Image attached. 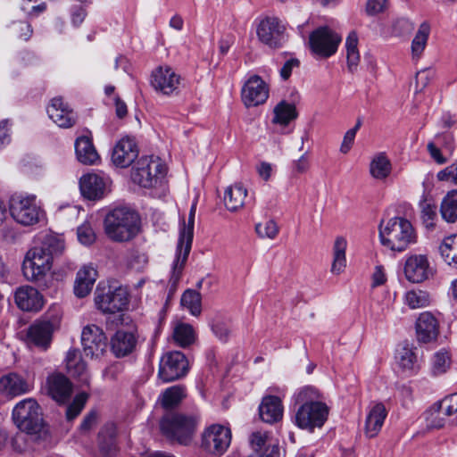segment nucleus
<instances>
[{
  "label": "nucleus",
  "mask_w": 457,
  "mask_h": 457,
  "mask_svg": "<svg viewBox=\"0 0 457 457\" xmlns=\"http://www.w3.org/2000/svg\"><path fill=\"white\" fill-rule=\"evenodd\" d=\"M65 250L64 242L62 238L48 235L42 241L40 245L29 249L22 263L24 277L42 289L49 287L51 280L50 270L53 261L63 253Z\"/></svg>",
  "instance_id": "f257e3e1"
},
{
  "label": "nucleus",
  "mask_w": 457,
  "mask_h": 457,
  "mask_svg": "<svg viewBox=\"0 0 457 457\" xmlns=\"http://www.w3.org/2000/svg\"><path fill=\"white\" fill-rule=\"evenodd\" d=\"M12 420L21 431L30 435L35 440H45L49 436L41 408L33 398L24 399L15 405Z\"/></svg>",
  "instance_id": "f03ea898"
},
{
  "label": "nucleus",
  "mask_w": 457,
  "mask_h": 457,
  "mask_svg": "<svg viewBox=\"0 0 457 457\" xmlns=\"http://www.w3.org/2000/svg\"><path fill=\"white\" fill-rule=\"evenodd\" d=\"M380 242L392 251L403 252L417 240L416 231L405 218L394 217L379 225Z\"/></svg>",
  "instance_id": "7ed1b4c3"
},
{
  "label": "nucleus",
  "mask_w": 457,
  "mask_h": 457,
  "mask_svg": "<svg viewBox=\"0 0 457 457\" xmlns=\"http://www.w3.org/2000/svg\"><path fill=\"white\" fill-rule=\"evenodd\" d=\"M140 220L137 212L120 207L110 212L104 219V230L110 239L127 242L139 232Z\"/></svg>",
  "instance_id": "20e7f679"
},
{
  "label": "nucleus",
  "mask_w": 457,
  "mask_h": 457,
  "mask_svg": "<svg viewBox=\"0 0 457 457\" xmlns=\"http://www.w3.org/2000/svg\"><path fill=\"white\" fill-rule=\"evenodd\" d=\"M198 424L199 417L195 414L170 412L161 420L160 428L169 440L188 445L195 435Z\"/></svg>",
  "instance_id": "39448f33"
},
{
  "label": "nucleus",
  "mask_w": 457,
  "mask_h": 457,
  "mask_svg": "<svg viewBox=\"0 0 457 457\" xmlns=\"http://www.w3.org/2000/svg\"><path fill=\"white\" fill-rule=\"evenodd\" d=\"M196 212V202H194L189 212L187 224L184 223L180 229L179 238L177 245L176 259L173 262L172 274L170 279L172 287H176L179 282L188 254L191 250L194 224Z\"/></svg>",
  "instance_id": "423d86ee"
},
{
  "label": "nucleus",
  "mask_w": 457,
  "mask_h": 457,
  "mask_svg": "<svg viewBox=\"0 0 457 457\" xmlns=\"http://www.w3.org/2000/svg\"><path fill=\"white\" fill-rule=\"evenodd\" d=\"M9 211L12 218L22 226L37 224L43 211L36 203V195H14L9 201Z\"/></svg>",
  "instance_id": "0eeeda50"
},
{
  "label": "nucleus",
  "mask_w": 457,
  "mask_h": 457,
  "mask_svg": "<svg viewBox=\"0 0 457 457\" xmlns=\"http://www.w3.org/2000/svg\"><path fill=\"white\" fill-rule=\"evenodd\" d=\"M230 443V429L220 424H212L205 428L201 436V448L215 457L222 456L228 449Z\"/></svg>",
  "instance_id": "6e6552de"
},
{
  "label": "nucleus",
  "mask_w": 457,
  "mask_h": 457,
  "mask_svg": "<svg viewBox=\"0 0 457 457\" xmlns=\"http://www.w3.org/2000/svg\"><path fill=\"white\" fill-rule=\"evenodd\" d=\"M163 173L164 165L158 157L144 156L132 170L131 179L140 187L151 188L157 185Z\"/></svg>",
  "instance_id": "1a4fd4ad"
},
{
  "label": "nucleus",
  "mask_w": 457,
  "mask_h": 457,
  "mask_svg": "<svg viewBox=\"0 0 457 457\" xmlns=\"http://www.w3.org/2000/svg\"><path fill=\"white\" fill-rule=\"evenodd\" d=\"M328 415V407L324 403L300 405L295 415V423L300 428L312 432L324 425Z\"/></svg>",
  "instance_id": "9d476101"
},
{
  "label": "nucleus",
  "mask_w": 457,
  "mask_h": 457,
  "mask_svg": "<svg viewBox=\"0 0 457 457\" xmlns=\"http://www.w3.org/2000/svg\"><path fill=\"white\" fill-rule=\"evenodd\" d=\"M95 303L104 313L122 312L129 303L127 289L121 287L112 289L109 287L107 291H104L97 287L95 292Z\"/></svg>",
  "instance_id": "9b49d317"
},
{
  "label": "nucleus",
  "mask_w": 457,
  "mask_h": 457,
  "mask_svg": "<svg viewBox=\"0 0 457 457\" xmlns=\"http://www.w3.org/2000/svg\"><path fill=\"white\" fill-rule=\"evenodd\" d=\"M341 37L328 27H320L309 37L312 51L321 57L333 55L341 42Z\"/></svg>",
  "instance_id": "f8f14e48"
},
{
  "label": "nucleus",
  "mask_w": 457,
  "mask_h": 457,
  "mask_svg": "<svg viewBox=\"0 0 457 457\" xmlns=\"http://www.w3.org/2000/svg\"><path fill=\"white\" fill-rule=\"evenodd\" d=\"M188 370V361L179 351L165 353L159 366L158 376L163 382H171L184 377Z\"/></svg>",
  "instance_id": "ddd939ff"
},
{
  "label": "nucleus",
  "mask_w": 457,
  "mask_h": 457,
  "mask_svg": "<svg viewBox=\"0 0 457 457\" xmlns=\"http://www.w3.org/2000/svg\"><path fill=\"white\" fill-rule=\"evenodd\" d=\"M427 420L429 426L436 428L446 424L457 425V393L445 396L438 407L429 412Z\"/></svg>",
  "instance_id": "4468645a"
},
{
  "label": "nucleus",
  "mask_w": 457,
  "mask_h": 457,
  "mask_svg": "<svg viewBox=\"0 0 457 457\" xmlns=\"http://www.w3.org/2000/svg\"><path fill=\"white\" fill-rule=\"evenodd\" d=\"M81 343L86 356L90 358L101 357L107 348V337L96 325H88L83 328Z\"/></svg>",
  "instance_id": "2eb2a0df"
},
{
  "label": "nucleus",
  "mask_w": 457,
  "mask_h": 457,
  "mask_svg": "<svg viewBox=\"0 0 457 457\" xmlns=\"http://www.w3.org/2000/svg\"><path fill=\"white\" fill-rule=\"evenodd\" d=\"M286 28L276 17H267L257 27L261 42L272 48L280 47L285 40Z\"/></svg>",
  "instance_id": "dca6fc26"
},
{
  "label": "nucleus",
  "mask_w": 457,
  "mask_h": 457,
  "mask_svg": "<svg viewBox=\"0 0 457 457\" xmlns=\"http://www.w3.org/2000/svg\"><path fill=\"white\" fill-rule=\"evenodd\" d=\"M403 271L405 278L412 283H421L434 276V269L425 254L409 256L405 261Z\"/></svg>",
  "instance_id": "f3484780"
},
{
  "label": "nucleus",
  "mask_w": 457,
  "mask_h": 457,
  "mask_svg": "<svg viewBox=\"0 0 457 457\" xmlns=\"http://www.w3.org/2000/svg\"><path fill=\"white\" fill-rule=\"evenodd\" d=\"M151 84L163 95L177 94L181 84V77L169 66H160L152 73Z\"/></svg>",
  "instance_id": "a211bd4d"
},
{
  "label": "nucleus",
  "mask_w": 457,
  "mask_h": 457,
  "mask_svg": "<svg viewBox=\"0 0 457 457\" xmlns=\"http://www.w3.org/2000/svg\"><path fill=\"white\" fill-rule=\"evenodd\" d=\"M268 97V86L257 75L251 77L242 88V101L247 108L264 104Z\"/></svg>",
  "instance_id": "6ab92c4d"
},
{
  "label": "nucleus",
  "mask_w": 457,
  "mask_h": 457,
  "mask_svg": "<svg viewBox=\"0 0 457 457\" xmlns=\"http://www.w3.org/2000/svg\"><path fill=\"white\" fill-rule=\"evenodd\" d=\"M56 325L57 320H38L30 325L26 336L28 345L46 350L50 345Z\"/></svg>",
  "instance_id": "aec40b11"
},
{
  "label": "nucleus",
  "mask_w": 457,
  "mask_h": 457,
  "mask_svg": "<svg viewBox=\"0 0 457 457\" xmlns=\"http://www.w3.org/2000/svg\"><path fill=\"white\" fill-rule=\"evenodd\" d=\"M138 149L133 137H122L114 146L112 154V162L120 168L129 167L137 157Z\"/></svg>",
  "instance_id": "412c9836"
},
{
  "label": "nucleus",
  "mask_w": 457,
  "mask_h": 457,
  "mask_svg": "<svg viewBox=\"0 0 457 457\" xmlns=\"http://www.w3.org/2000/svg\"><path fill=\"white\" fill-rule=\"evenodd\" d=\"M49 118L60 128H71L77 121L76 113L65 104L62 97L52 99L47 107Z\"/></svg>",
  "instance_id": "4be33fe9"
},
{
  "label": "nucleus",
  "mask_w": 457,
  "mask_h": 457,
  "mask_svg": "<svg viewBox=\"0 0 457 457\" xmlns=\"http://www.w3.org/2000/svg\"><path fill=\"white\" fill-rule=\"evenodd\" d=\"M30 390V384L16 372H10L0 378V393L6 397H16Z\"/></svg>",
  "instance_id": "5701e85b"
},
{
  "label": "nucleus",
  "mask_w": 457,
  "mask_h": 457,
  "mask_svg": "<svg viewBox=\"0 0 457 457\" xmlns=\"http://www.w3.org/2000/svg\"><path fill=\"white\" fill-rule=\"evenodd\" d=\"M17 306L26 312H37L44 305L43 295L34 287L25 286L19 287L15 292Z\"/></svg>",
  "instance_id": "b1692460"
},
{
  "label": "nucleus",
  "mask_w": 457,
  "mask_h": 457,
  "mask_svg": "<svg viewBox=\"0 0 457 457\" xmlns=\"http://www.w3.org/2000/svg\"><path fill=\"white\" fill-rule=\"evenodd\" d=\"M47 395L59 403H66L71 395V384L62 374H52L46 379Z\"/></svg>",
  "instance_id": "393cba45"
},
{
  "label": "nucleus",
  "mask_w": 457,
  "mask_h": 457,
  "mask_svg": "<svg viewBox=\"0 0 457 457\" xmlns=\"http://www.w3.org/2000/svg\"><path fill=\"white\" fill-rule=\"evenodd\" d=\"M416 333L420 342L429 343L436 340L439 333L436 317L428 312L420 313L416 322Z\"/></svg>",
  "instance_id": "a878e982"
},
{
  "label": "nucleus",
  "mask_w": 457,
  "mask_h": 457,
  "mask_svg": "<svg viewBox=\"0 0 457 457\" xmlns=\"http://www.w3.org/2000/svg\"><path fill=\"white\" fill-rule=\"evenodd\" d=\"M137 338L133 332L118 330L111 338V350L117 358L125 357L136 349Z\"/></svg>",
  "instance_id": "bb28decb"
},
{
  "label": "nucleus",
  "mask_w": 457,
  "mask_h": 457,
  "mask_svg": "<svg viewBox=\"0 0 457 457\" xmlns=\"http://www.w3.org/2000/svg\"><path fill=\"white\" fill-rule=\"evenodd\" d=\"M79 188L83 196L89 200H96L104 196L105 183L99 175L88 173L80 178Z\"/></svg>",
  "instance_id": "cd10ccee"
},
{
  "label": "nucleus",
  "mask_w": 457,
  "mask_h": 457,
  "mask_svg": "<svg viewBox=\"0 0 457 457\" xmlns=\"http://www.w3.org/2000/svg\"><path fill=\"white\" fill-rule=\"evenodd\" d=\"M259 413L262 421L273 424L283 417V406L278 396L268 395L262 398L259 406Z\"/></svg>",
  "instance_id": "c85d7f7f"
},
{
  "label": "nucleus",
  "mask_w": 457,
  "mask_h": 457,
  "mask_svg": "<svg viewBox=\"0 0 457 457\" xmlns=\"http://www.w3.org/2000/svg\"><path fill=\"white\" fill-rule=\"evenodd\" d=\"M75 153L78 161L85 165H94L100 159L91 138L86 136L79 137L76 139Z\"/></svg>",
  "instance_id": "c756f323"
},
{
  "label": "nucleus",
  "mask_w": 457,
  "mask_h": 457,
  "mask_svg": "<svg viewBox=\"0 0 457 457\" xmlns=\"http://www.w3.org/2000/svg\"><path fill=\"white\" fill-rule=\"evenodd\" d=\"M96 270L92 266H84L78 273L74 284V293L78 297L87 295L96 282Z\"/></svg>",
  "instance_id": "7c9ffc66"
},
{
  "label": "nucleus",
  "mask_w": 457,
  "mask_h": 457,
  "mask_svg": "<svg viewBox=\"0 0 457 457\" xmlns=\"http://www.w3.org/2000/svg\"><path fill=\"white\" fill-rule=\"evenodd\" d=\"M387 415V411L383 403H376L370 411L365 422L366 436L372 438L375 437L384 424V420Z\"/></svg>",
  "instance_id": "2f4dec72"
},
{
  "label": "nucleus",
  "mask_w": 457,
  "mask_h": 457,
  "mask_svg": "<svg viewBox=\"0 0 457 457\" xmlns=\"http://www.w3.org/2000/svg\"><path fill=\"white\" fill-rule=\"evenodd\" d=\"M98 447L102 457H116L118 447L113 425L105 426L98 434Z\"/></svg>",
  "instance_id": "473e14b6"
},
{
  "label": "nucleus",
  "mask_w": 457,
  "mask_h": 457,
  "mask_svg": "<svg viewBox=\"0 0 457 457\" xmlns=\"http://www.w3.org/2000/svg\"><path fill=\"white\" fill-rule=\"evenodd\" d=\"M247 189L241 184L236 183L227 187L224 193V204L230 212H237L245 204Z\"/></svg>",
  "instance_id": "72a5a7b5"
},
{
  "label": "nucleus",
  "mask_w": 457,
  "mask_h": 457,
  "mask_svg": "<svg viewBox=\"0 0 457 457\" xmlns=\"http://www.w3.org/2000/svg\"><path fill=\"white\" fill-rule=\"evenodd\" d=\"M396 360L403 370H415L419 369L417 348L408 343L403 344L397 350Z\"/></svg>",
  "instance_id": "f704fd0d"
},
{
  "label": "nucleus",
  "mask_w": 457,
  "mask_h": 457,
  "mask_svg": "<svg viewBox=\"0 0 457 457\" xmlns=\"http://www.w3.org/2000/svg\"><path fill=\"white\" fill-rule=\"evenodd\" d=\"M440 214L443 220L448 223L457 222V189L448 191L443 197Z\"/></svg>",
  "instance_id": "c9c22d12"
},
{
  "label": "nucleus",
  "mask_w": 457,
  "mask_h": 457,
  "mask_svg": "<svg viewBox=\"0 0 457 457\" xmlns=\"http://www.w3.org/2000/svg\"><path fill=\"white\" fill-rule=\"evenodd\" d=\"M65 361L67 370L71 376L82 378V380L87 379V364L82 360L79 350H69L66 355Z\"/></svg>",
  "instance_id": "e433bc0d"
},
{
  "label": "nucleus",
  "mask_w": 457,
  "mask_h": 457,
  "mask_svg": "<svg viewBox=\"0 0 457 457\" xmlns=\"http://www.w3.org/2000/svg\"><path fill=\"white\" fill-rule=\"evenodd\" d=\"M273 113L272 122L282 126H287L297 117L295 105L286 101L279 102L275 106Z\"/></svg>",
  "instance_id": "4c0bfd02"
},
{
  "label": "nucleus",
  "mask_w": 457,
  "mask_h": 457,
  "mask_svg": "<svg viewBox=\"0 0 457 457\" xmlns=\"http://www.w3.org/2000/svg\"><path fill=\"white\" fill-rule=\"evenodd\" d=\"M430 34V26L428 22H422L411 41L412 59H420L422 55Z\"/></svg>",
  "instance_id": "58836bf2"
},
{
  "label": "nucleus",
  "mask_w": 457,
  "mask_h": 457,
  "mask_svg": "<svg viewBox=\"0 0 457 457\" xmlns=\"http://www.w3.org/2000/svg\"><path fill=\"white\" fill-rule=\"evenodd\" d=\"M391 170V162L384 153L375 155L370 164V175L376 179H386Z\"/></svg>",
  "instance_id": "ea45409f"
},
{
  "label": "nucleus",
  "mask_w": 457,
  "mask_h": 457,
  "mask_svg": "<svg viewBox=\"0 0 457 457\" xmlns=\"http://www.w3.org/2000/svg\"><path fill=\"white\" fill-rule=\"evenodd\" d=\"M346 240L344 237H337L333 246V262L331 266V272L334 274H340L344 271L346 266L345 250Z\"/></svg>",
  "instance_id": "a19ab883"
},
{
  "label": "nucleus",
  "mask_w": 457,
  "mask_h": 457,
  "mask_svg": "<svg viewBox=\"0 0 457 457\" xmlns=\"http://www.w3.org/2000/svg\"><path fill=\"white\" fill-rule=\"evenodd\" d=\"M250 445L253 453H268L272 446H278L277 440L271 438L267 432L256 431L250 436Z\"/></svg>",
  "instance_id": "79ce46f5"
},
{
  "label": "nucleus",
  "mask_w": 457,
  "mask_h": 457,
  "mask_svg": "<svg viewBox=\"0 0 457 457\" xmlns=\"http://www.w3.org/2000/svg\"><path fill=\"white\" fill-rule=\"evenodd\" d=\"M439 249L445 262L457 268V235L446 237Z\"/></svg>",
  "instance_id": "37998d69"
},
{
  "label": "nucleus",
  "mask_w": 457,
  "mask_h": 457,
  "mask_svg": "<svg viewBox=\"0 0 457 457\" xmlns=\"http://www.w3.org/2000/svg\"><path fill=\"white\" fill-rule=\"evenodd\" d=\"M172 337L176 344L181 347H187L195 340L193 327L187 323H178L173 328Z\"/></svg>",
  "instance_id": "c03bdc74"
},
{
  "label": "nucleus",
  "mask_w": 457,
  "mask_h": 457,
  "mask_svg": "<svg viewBox=\"0 0 457 457\" xmlns=\"http://www.w3.org/2000/svg\"><path fill=\"white\" fill-rule=\"evenodd\" d=\"M358 45V37L357 34L352 31L345 42L346 46V58H347V66L351 72L356 70V67L360 62V54L357 48Z\"/></svg>",
  "instance_id": "a18cd8bd"
},
{
  "label": "nucleus",
  "mask_w": 457,
  "mask_h": 457,
  "mask_svg": "<svg viewBox=\"0 0 457 457\" xmlns=\"http://www.w3.org/2000/svg\"><path fill=\"white\" fill-rule=\"evenodd\" d=\"M201 295L193 289L186 290L181 296V305L187 308L194 316H198L201 313Z\"/></svg>",
  "instance_id": "49530a36"
},
{
  "label": "nucleus",
  "mask_w": 457,
  "mask_h": 457,
  "mask_svg": "<svg viewBox=\"0 0 457 457\" xmlns=\"http://www.w3.org/2000/svg\"><path fill=\"white\" fill-rule=\"evenodd\" d=\"M404 302L411 309L427 307L430 303L429 294L423 290H410L404 295Z\"/></svg>",
  "instance_id": "de8ad7c7"
},
{
  "label": "nucleus",
  "mask_w": 457,
  "mask_h": 457,
  "mask_svg": "<svg viewBox=\"0 0 457 457\" xmlns=\"http://www.w3.org/2000/svg\"><path fill=\"white\" fill-rule=\"evenodd\" d=\"M451 366V356L448 352L441 350L432 358L431 370L435 376L445 373Z\"/></svg>",
  "instance_id": "09e8293b"
},
{
  "label": "nucleus",
  "mask_w": 457,
  "mask_h": 457,
  "mask_svg": "<svg viewBox=\"0 0 457 457\" xmlns=\"http://www.w3.org/2000/svg\"><path fill=\"white\" fill-rule=\"evenodd\" d=\"M184 397L183 388L173 386L167 388L161 396V403L164 408H172L178 405Z\"/></svg>",
  "instance_id": "8fccbe9b"
},
{
  "label": "nucleus",
  "mask_w": 457,
  "mask_h": 457,
  "mask_svg": "<svg viewBox=\"0 0 457 457\" xmlns=\"http://www.w3.org/2000/svg\"><path fill=\"white\" fill-rule=\"evenodd\" d=\"M320 399V392L314 386H311L301 388L295 395V402L299 405L322 403Z\"/></svg>",
  "instance_id": "3c124183"
},
{
  "label": "nucleus",
  "mask_w": 457,
  "mask_h": 457,
  "mask_svg": "<svg viewBox=\"0 0 457 457\" xmlns=\"http://www.w3.org/2000/svg\"><path fill=\"white\" fill-rule=\"evenodd\" d=\"M212 329L215 336L222 341H227L230 334L229 320L217 314L212 320Z\"/></svg>",
  "instance_id": "603ef678"
},
{
  "label": "nucleus",
  "mask_w": 457,
  "mask_h": 457,
  "mask_svg": "<svg viewBox=\"0 0 457 457\" xmlns=\"http://www.w3.org/2000/svg\"><path fill=\"white\" fill-rule=\"evenodd\" d=\"M255 231L262 238L274 239L278 234V227L273 220H268L258 223Z\"/></svg>",
  "instance_id": "864d4df0"
},
{
  "label": "nucleus",
  "mask_w": 457,
  "mask_h": 457,
  "mask_svg": "<svg viewBox=\"0 0 457 457\" xmlns=\"http://www.w3.org/2000/svg\"><path fill=\"white\" fill-rule=\"evenodd\" d=\"M87 400V395L86 393H81L75 396L73 402L67 407L66 410V417L69 420H73L80 413Z\"/></svg>",
  "instance_id": "5fc2aeb1"
},
{
  "label": "nucleus",
  "mask_w": 457,
  "mask_h": 457,
  "mask_svg": "<svg viewBox=\"0 0 457 457\" xmlns=\"http://www.w3.org/2000/svg\"><path fill=\"white\" fill-rule=\"evenodd\" d=\"M77 235L79 241L86 245H89L96 241V236L91 225L87 222L83 223L78 228Z\"/></svg>",
  "instance_id": "6e6d98bb"
},
{
  "label": "nucleus",
  "mask_w": 457,
  "mask_h": 457,
  "mask_svg": "<svg viewBox=\"0 0 457 457\" xmlns=\"http://www.w3.org/2000/svg\"><path fill=\"white\" fill-rule=\"evenodd\" d=\"M438 181L450 182L457 186V161L436 174Z\"/></svg>",
  "instance_id": "4d7b16f0"
},
{
  "label": "nucleus",
  "mask_w": 457,
  "mask_h": 457,
  "mask_svg": "<svg viewBox=\"0 0 457 457\" xmlns=\"http://www.w3.org/2000/svg\"><path fill=\"white\" fill-rule=\"evenodd\" d=\"M421 217L426 225L433 226L434 220L437 217V208L434 204L425 203L422 205Z\"/></svg>",
  "instance_id": "13d9d810"
},
{
  "label": "nucleus",
  "mask_w": 457,
  "mask_h": 457,
  "mask_svg": "<svg viewBox=\"0 0 457 457\" xmlns=\"http://www.w3.org/2000/svg\"><path fill=\"white\" fill-rule=\"evenodd\" d=\"M293 171L295 174L305 173L310 169L309 150L304 152L293 164Z\"/></svg>",
  "instance_id": "bf43d9fd"
},
{
  "label": "nucleus",
  "mask_w": 457,
  "mask_h": 457,
  "mask_svg": "<svg viewBox=\"0 0 457 457\" xmlns=\"http://www.w3.org/2000/svg\"><path fill=\"white\" fill-rule=\"evenodd\" d=\"M87 12L84 6L74 5L71 8V21L73 26L79 27L85 20Z\"/></svg>",
  "instance_id": "052dcab7"
},
{
  "label": "nucleus",
  "mask_w": 457,
  "mask_h": 457,
  "mask_svg": "<svg viewBox=\"0 0 457 457\" xmlns=\"http://www.w3.org/2000/svg\"><path fill=\"white\" fill-rule=\"evenodd\" d=\"M386 4L387 0H369L366 4V12L370 16L382 12Z\"/></svg>",
  "instance_id": "680f3d73"
},
{
  "label": "nucleus",
  "mask_w": 457,
  "mask_h": 457,
  "mask_svg": "<svg viewBox=\"0 0 457 457\" xmlns=\"http://www.w3.org/2000/svg\"><path fill=\"white\" fill-rule=\"evenodd\" d=\"M98 420V415L96 411H91L83 419L79 429L83 433L88 432L93 427H95Z\"/></svg>",
  "instance_id": "e2e57ef3"
},
{
  "label": "nucleus",
  "mask_w": 457,
  "mask_h": 457,
  "mask_svg": "<svg viewBox=\"0 0 457 457\" xmlns=\"http://www.w3.org/2000/svg\"><path fill=\"white\" fill-rule=\"evenodd\" d=\"M427 149L429 153L430 157L437 163V164H445L447 162L448 158L445 157L438 146L436 145L434 142H429L427 145Z\"/></svg>",
  "instance_id": "0e129e2a"
},
{
  "label": "nucleus",
  "mask_w": 457,
  "mask_h": 457,
  "mask_svg": "<svg viewBox=\"0 0 457 457\" xmlns=\"http://www.w3.org/2000/svg\"><path fill=\"white\" fill-rule=\"evenodd\" d=\"M431 77V71L428 70H423L416 74V90L421 91L423 88L427 87Z\"/></svg>",
  "instance_id": "69168bd1"
},
{
  "label": "nucleus",
  "mask_w": 457,
  "mask_h": 457,
  "mask_svg": "<svg viewBox=\"0 0 457 457\" xmlns=\"http://www.w3.org/2000/svg\"><path fill=\"white\" fill-rule=\"evenodd\" d=\"M355 135L353 130H347L344 136L343 142L340 146V151L343 154H347L352 145H353Z\"/></svg>",
  "instance_id": "338daca9"
},
{
  "label": "nucleus",
  "mask_w": 457,
  "mask_h": 457,
  "mask_svg": "<svg viewBox=\"0 0 457 457\" xmlns=\"http://www.w3.org/2000/svg\"><path fill=\"white\" fill-rule=\"evenodd\" d=\"M299 61L297 59H290L285 62L283 67L280 69V76L283 79H287L291 73L294 67H298Z\"/></svg>",
  "instance_id": "774afa93"
}]
</instances>
